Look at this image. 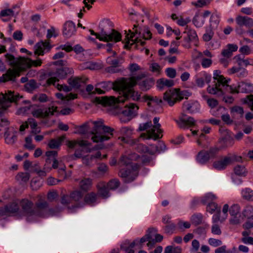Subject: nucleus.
<instances>
[{
    "label": "nucleus",
    "instance_id": "nucleus-49",
    "mask_svg": "<svg viewBox=\"0 0 253 253\" xmlns=\"http://www.w3.org/2000/svg\"><path fill=\"white\" fill-rule=\"evenodd\" d=\"M221 150L216 144L215 146L211 147L209 150L207 151L211 158H214L217 154Z\"/></svg>",
    "mask_w": 253,
    "mask_h": 253
},
{
    "label": "nucleus",
    "instance_id": "nucleus-56",
    "mask_svg": "<svg viewBox=\"0 0 253 253\" xmlns=\"http://www.w3.org/2000/svg\"><path fill=\"white\" fill-rule=\"evenodd\" d=\"M43 46V41H41L36 43L35 45V53L39 55H43L44 54Z\"/></svg>",
    "mask_w": 253,
    "mask_h": 253
},
{
    "label": "nucleus",
    "instance_id": "nucleus-57",
    "mask_svg": "<svg viewBox=\"0 0 253 253\" xmlns=\"http://www.w3.org/2000/svg\"><path fill=\"white\" fill-rule=\"evenodd\" d=\"M72 203L71 195L66 194H62L61 196V203L63 205L68 206L69 204Z\"/></svg>",
    "mask_w": 253,
    "mask_h": 253
},
{
    "label": "nucleus",
    "instance_id": "nucleus-27",
    "mask_svg": "<svg viewBox=\"0 0 253 253\" xmlns=\"http://www.w3.org/2000/svg\"><path fill=\"white\" fill-rule=\"evenodd\" d=\"M157 230L154 228H149L147 231L146 234L142 237L140 240L138 239V244H137V246L139 249H141L143 247V243L148 241V240L152 239L151 234L156 232Z\"/></svg>",
    "mask_w": 253,
    "mask_h": 253
},
{
    "label": "nucleus",
    "instance_id": "nucleus-24",
    "mask_svg": "<svg viewBox=\"0 0 253 253\" xmlns=\"http://www.w3.org/2000/svg\"><path fill=\"white\" fill-rule=\"evenodd\" d=\"M187 31L184 33H187V37L184 38V41L187 43L193 42L196 44V43L198 41V38L196 31L192 29H188L187 28Z\"/></svg>",
    "mask_w": 253,
    "mask_h": 253
},
{
    "label": "nucleus",
    "instance_id": "nucleus-60",
    "mask_svg": "<svg viewBox=\"0 0 253 253\" xmlns=\"http://www.w3.org/2000/svg\"><path fill=\"white\" fill-rule=\"evenodd\" d=\"M119 139H121V141H122L124 143L128 144L130 146H136L138 142V139H132L128 138H126L124 137H119Z\"/></svg>",
    "mask_w": 253,
    "mask_h": 253
},
{
    "label": "nucleus",
    "instance_id": "nucleus-35",
    "mask_svg": "<svg viewBox=\"0 0 253 253\" xmlns=\"http://www.w3.org/2000/svg\"><path fill=\"white\" fill-rule=\"evenodd\" d=\"M229 213L232 218L230 220V223L231 224H237V218L236 215L237 214V205L233 204L230 208Z\"/></svg>",
    "mask_w": 253,
    "mask_h": 253
},
{
    "label": "nucleus",
    "instance_id": "nucleus-23",
    "mask_svg": "<svg viewBox=\"0 0 253 253\" xmlns=\"http://www.w3.org/2000/svg\"><path fill=\"white\" fill-rule=\"evenodd\" d=\"M252 92H253V84L247 81L238 83V93H251Z\"/></svg>",
    "mask_w": 253,
    "mask_h": 253
},
{
    "label": "nucleus",
    "instance_id": "nucleus-31",
    "mask_svg": "<svg viewBox=\"0 0 253 253\" xmlns=\"http://www.w3.org/2000/svg\"><path fill=\"white\" fill-rule=\"evenodd\" d=\"M196 159L199 163L205 164L210 160L211 158L207 151L201 150L198 153Z\"/></svg>",
    "mask_w": 253,
    "mask_h": 253
},
{
    "label": "nucleus",
    "instance_id": "nucleus-29",
    "mask_svg": "<svg viewBox=\"0 0 253 253\" xmlns=\"http://www.w3.org/2000/svg\"><path fill=\"white\" fill-rule=\"evenodd\" d=\"M81 70H98L101 68V65L96 63L92 61H88L82 63L79 66Z\"/></svg>",
    "mask_w": 253,
    "mask_h": 253
},
{
    "label": "nucleus",
    "instance_id": "nucleus-40",
    "mask_svg": "<svg viewBox=\"0 0 253 253\" xmlns=\"http://www.w3.org/2000/svg\"><path fill=\"white\" fill-rule=\"evenodd\" d=\"M203 215L200 213L194 214L191 217V221L192 224L197 226L202 223Z\"/></svg>",
    "mask_w": 253,
    "mask_h": 253
},
{
    "label": "nucleus",
    "instance_id": "nucleus-16",
    "mask_svg": "<svg viewBox=\"0 0 253 253\" xmlns=\"http://www.w3.org/2000/svg\"><path fill=\"white\" fill-rule=\"evenodd\" d=\"M69 72V69L67 67H62L57 69L55 73L56 76L48 79L46 81V84L48 85L51 84L55 85L56 82L59 81V79H62L66 78Z\"/></svg>",
    "mask_w": 253,
    "mask_h": 253
},
{
    "label": "nucleus",
    "instance_id": "nucleus-34",
    "mask_svg": "<svg viewBox=\"0 0 253 253\" xmlns=\"http://www.w3.org/2000/svg\"><path fill=\"white\" fill-rule=\"evenodd\" d=\"M158 87L162 89L165 86L168 87H171L174 85V82L172 80L162 78L157 81Z\"/></svg>",
    "mask_w": 253,
    "mask_h": 253
},
{
    "label": "nucleus",
    "instance_id": "nucleus-54",
    "mask_svg": "<svg viewBox=\"0 0 253 253\" xmlns=\"http://www.w3.org/2000/svg\"><path fill=\"white\" fill-rule=\"evenodd\" d=\"M120 182L118 179L110 180L107 184V187L110 190H115L119 187Z\"/></svg>",
    "mask_w": 253,
    "mask_h": 253
},
{
    "label": "nucleus",
    "instance_id": "nucleus-52",
    "mask_svg": "<svg viewBox=\"0 0 253 253\" xmlns=\"http://www.w3.org/2000/svg\"><path fill=\"white\" fill-rule=\"evenodd\" d=\"M19 10L15 12L13 10V9H6L1 11L0 13V17L14 16L15 14L17 15L19 14Z\"/></svg>",
    "mask_w": 253,
    "mask_h": 253
},
{
    "label": "nucleus",
    "instance_id": "nucleus-19",
    "mask_svg": "<svg viewBox=\"0 0 253 253\" xmlns=\"http://www.w3.org/2000/svg\"><path fill=\"white\" fill-rule=\"evenodd\" d=\"M97 195L94 192H90L86 194L84 197V202L78 203L73 206V208L83 207L85 204L89 205H93L96 201Z\"/></svg>",
    "mask_w": 253,
    "mask_h": 253
},
{
    "label": "nucleus",
    "instance_id": "nucleus-32",
    "mask_svg": "<svg viewBox=\"0 0 253 253\" xmlns=\"http://www.w3.org/2000/svg\"><path fill=\"white\" fill-rule=\"evenodd\" d=\"M238 25L251 28L253 27V19L247 16H238Z\"/></svg>",
    "mask_w": 253,
    "mask_h": 253
},
{
    "label": "nucleus",
    "instance_id": "nucleus-4",
    "mask_svg": "<svg viewBox=\"0 0 253 253\" xmlns=\"http://www.w3.org/2000/svg\"><path fill=\"white\" fill-rule=\"evenodd\" d=\"M200 105L197 101H186L183 103L182 107V113L179 117L177 124L180 127L185 128L186 126H192L195 125V120L192 117L188 116L185 113L191 114L199 111Z\"/></svg>",
    "mask_w": 253,
    "mask_h": 253
},
{
    "label": "nucleus",
    "instance_id": "nucleus-44",
    "mask_svg": "<svg viewBox=\"0 0 253 253\" xmlns=\"http://www.w3.org/2000/svg\"><path fill=\"white\" fill-rule=\"evenodd\" d=\"M6 208L8 214L14 213L19 211V206L17 203L13 202L7 205Z\"/></svg>",
    "mask_w": 253,
    "mask_h": 253
},
{
    "label": "nucleus",
    "instance_id": "nucleus-5",
    "mask_svg": "<svg viewBox=\"0 0 253 253\" xmlns=\"http://www.w3.org/2000/svg\"><path fill=\"white\" fill-rule=\"evenodd\" d=\"M111 25L112 23L108 19H104L100 23L99 27L101 29V33L102 35V41L117 42L121 41L122 35L120 32L113 29H111L110 32L108 31V27Z\"/></svg>",
    "mask_w": 253,
    "mask_h": 253
},
{
    "label": "nucleus",
    "instance_id": "nucleus-48",
    "mask_svg": "<svg viewBox=\"0 0 253 253\" xmlns=\"http://www.w3.org/2000/svg\"><path fill=\"white\" fill-rule=\"evenodd\" d=\"M133 129L131 127H123L120 129V132L122 137L128 138L130 137L133 132Z\"/></svg>",
    "mask_w": 253,
    "mask_h": 253
},
{
    "label": "nucleus",
    "instance_id": "nucleus-9",
    "mask_svg": "<svg viewBox=\"0 0 253 253\" xmlns=\"http://www.w3.org/2000/svg\"><path fill=\"white\" fill-rule=\"evenodd\" d=\"M185 93V91H180L179 88L169 89L164 93L163 99L170 106H172L184 98Z\"/></svg>",
    "mask_w": 253,
    "mask_h": 253
},
{
    "label": "nucleus",
    "instance_id": "nucleus-26",
    "mask_svg": "<svg viewBox=\"0 0 253 253\" xmlns=\"http://www.w3.org/2000/svg\"><path fill=\"white\" fill-rule=\"evenodd\" d=\"M237 50V45L228 44L226 46V48L222 50L221 54L223 57L229 58L232 56L233 52H235Z\"/></svg>",
    "mask_w": 253,
    "mask_h": 253
},
{
    "label": "nucleus",
    "instance_id": "nucleus-6",
    "mask_svg": "<svg viewBox=\"0 0 253 253\" xmlns=\"http://www.w3.org/2000/svg\"><path fill=\"white\" fill-rule=\"evenodd\" d=\"M123 102H116L112 105H103L104 106H109L112 108L111 111V113L117 115L122 114L124 116L133 118L136 116L137 111L139 109L138 106L134 103H130L126 104L124 108L121 106Z\"/></svg>",
    "mask_w": 253,
    "mask_h": 253
},
{
    "label": "nucleus",
    "instance_id": "nucleus-15",
    "mask_svg": "<svg viewBox=\"0 0 253 253\" xmlns=\"http://www.w3.org/2000/svg\"><path fill=\"white\" fill-rule=\"evenodd\" d=\"M19 206L24 215L27 216V220H30L31 217L35 216V207L34 203L27 199H23L19 203Z\"/></svg>",
    "mask_w": 253,
    "mask_h": 253
},
{
    "label": "nucleus",
    "instance_id": "nucleus-10",
    "mask_svg": "<svg viewBox=\"0 0 253 253\" xmlns=\"http://www.w3.org/2000/svg\"><path fill=\"white\" fill-rule=\"evenodd\" d=\"M92 123L94 126L92 130L90 131V134L93 135L91 137L93 142L95 143L102 142L110 138L108 136L101 134L102 127L103 126V121H94Z\"/></svg>",
    "mask_w": 253,
    "mask_h": 253
},
{
    "label": "nucleus",
    "instance_id": "nucleus-8",
    "mask_svg": "<svg viewBox=\"0 0 253 253\" xmlns=\"http://www.w3.org/2000/svg\"><path fill=\"white\" fill-rule=\"evenodd\" d=\"M22 96H20L18 93L15 94L14 92L8 91L7 93L0 94V118L2 116L4 111L10 106L11 102L17 103V101Z\"/></svg>",
    "mask_w": 253,
    "mask_h": 253
},
{
    "label": "nucleus",
    "instance_id": "nucleus-22",
    "mask_svg": "<svg viewBox=\"0 0 253 253\" xmlns=\"http://www.w3.org/2000/svg\"><path fill=\"white\" fill-rule=\"evenodd\" d=\"M137 81V84L139 85V88L144 91L150 89L155 83V81L153 78H147L141 81Z\"/></svg>",
    "mask_w": 253,
    "mask_h": 253
},
{
    "label": "nucleus",
    "instance_id": "nucleus-33",
    "mask_svg": "<svg viewBox=\"0 0 253 253\" xmlns=\"http://www.w3.org/2000/svg\"><path fill=\"white\" fill-rule=\"evenodd\" d=\"M41 85V84L38 83L35 80L31 79L26 83L24 86L27 91L32 92L34 90L38 88Z\"/></svg>",
    "mask_w": 253,
    "mask_h": 253
},
{
    "label": "nucleus",
    "instance_id": "nucleus-1",
    "mask_svg": "<svg viewBox=\"0 0 253 253\" xmlns=\"http://www.w3.org/2000/svg\"><path fill=\"white\" fill-rule=\"evenodd\" d=\"M145 77V74H141L137 76L130 78H122L115 82H109L114 90L120 92L122 96L117 98L111 96L110 97H96L94 99V102L102 105H112L116 102H125L126 100H131L138 101L140 99V93L135 91L133 87L137 84V81L141 80Z\"/></svg>",
    "mask_w": 253,
    "mask_h": 253
},
{
    "label": "nucleus",
    "instance_id": "nucleus-38",
    "mask_svg": "<svg viewBox=\"0 0 253 253\" xmlns=\"http://www.w3.org/2000/svg\"><path fill=\"white\" fill-rule=\"evenodd\" d=\"M241 195L243 199L253 201V190L249 188H246L241 191Z\"/></svg>",
    "mask_w": 253,
    "mask_h": 253
},
{
    "label": "nucleus",
    "instance_id": "nucleus-13",
    "mask_svg": "<svg viewBox=\"0 0 253 253\" xmlns=\"http://www.w3.org/2000/svg\"><path fill=\"white\" fill-rule=\"evenodd\" d=\"M119 175L120 177L125 178V182L126 183L133 181L138 175L136 165L121 169Z\"/></svg>",
    "mask_w": 253,
    "mask_h": 253
},
{
    "label": "nucleus",
    "instance_id": "nucleus-11",
    "mask_svg": "<svg viewBox=\"0 0 253 253\" xmlns=\"http://www.w3.org/2000/svg\"><path fill=\"white\" fill-rule=\"evenodd\" d=\"M237 161L236 154L229 153L222 159L214 161L212 164V167L216 170H222L226 169L228 165H232Z\"/></svg>",
    "mask_w": 253,
    "mask_h": 253
},
{
    "label": "nucleus",
    "instance_id": "nucleus-58",
    "mask_svg": "<svg viewBox=\"0 0 253 253\" xmlns=\"http://www.w3.org/2000/svg\"><path fill=\"white\" fill-rule=\"evenodd\" d=\"M30 175L28 172L19 173L16 176L18 180H21L24 182H27L30 178Z\"/></svg>",
    "mask_w": 253,
    "mask_h": 253
},
{
    "label": "nucleus",
    "instance_id": "nucleus-46",
    "mask_svg": "<svg viewBox=\"0 0 253 253\" xmlns=\"http://www.w3.org/2000/svg\"><path fill=\"white\" fill-rule=\"evenodd\" d=\"M192 21L194 25L198 28L202 27L205 23L204 18L200 16L199 14H196L195 15Z\"/></svg>",
    "mask_w": 253,
    "mask_h": 253
},
{
    "label": "nucleus",
    "instance_id": "nucleus-17",
    "mask_svg": "<svg viewBox=\"0 0 253 253\" xmlns=\"http://www.w3.org/2000/svg\"><path fill=\"white\" fill-rule=\"evenodd\" d=\"M234 143V141L231 133L227 132L224 136L218 140L217 145L222 150L232 146Z\"/></svg>",
    "mask_w": 253,
    "mask_h": 253
},
{
    "label": "nucleus",
    "instance_id": "nucleus-14",
    "mask_svg": "<svg viewBox=\"0 0 253 253\" xmlns=\"http://www.w3.org/2000/svg\"><path fill=\"white\" fill-rule=\"evenodd\" d=\"M57 107L52 106L47 108H36V106L31 110V114L33 117L36 118H47L50 116L54 115V113L57 112Z\"/></svg>",
    "mask_w": 253,
    "mask_h": 253
},
{
    "label": "nucleus",
    "instance_id": "nucleus-53",
    "mask_svg": "<svg viewBox=\"0 0 253 253\" xmlns=\"http://www.w3.org/2000/svg\"><path fill=\"white\" fill-rule=\"evenodd\" d=\"M119 165L121 166H126V167L133 166L131 164V160L126 156H122L118 162Z\"/></svg>",
    "mask_w": 253,
    "mask_h": 253
},
{
    "label": "nucleus",
    "instance_id": "nucleus-37",
    "mask_svg": "<svg viewBox=\"0 0 253 253\" xmlns=\"http://www.w3.org/2000/svg\"><path fill=\"white\" fill-rule=\"evenodd\" d=\"M75 128L77 129V130L75 132V133L82 135L86 134L89 131V123L85 122L81 126H76Z\"/></svg>",
    "mask_w": 253,
    "mask_h": 253
},
{
    "label": "nucleus",
    "instance_id": "nucleus-18",
    "mask_svg": "<svg viewBox=\"0 0 253 253\" xmlns=\"http://www.w3.org/2000/svg\"><path fill=\"white\" fill-rule=\"evenodd\" d=\"M48 207V203L45 200L39 199L35 204V216L44 217L45 211Z\"/></svg>",
    "mask_w": 253,
    "mask_h": 253
},
{
    "label": "nucleus",
    "instance_id": "nucleus-2",
    "mask_svg": "<svg viewBox=\"0 0 253 253\" xmlns=\"http://www.w3.org/2000/svg\"><path fill=\"white\" fill-rule=\"evenodd\" d=\"M5 57L6 61H9V65L12 68H9L6 73L0 77V84L8 81L15 82L16 77L20 76L21 73L24 71L22 66L30 68L32 66H40L42 63V60L40 59L32 60L30 58L21 56L16 58L13 55L9 53L6 54Z\"/></svg>",
    "mask_w": 253,
    "mask_h": 253
},
{
    "label": "nucleus",
    "instance_id": "nucleus-30",
    "mask_svg": "<svg viewBox=\"0 0 253 253\" xmlns=\"http://www.w3.org/2000/svg\"><path fill=\"white\" fill-rule=\"evenodd\" d=\"M156 131H157V128L154 127V126H153L152 128H151L150 130L147 131V133H142L141 135V137H143L144 136H147V139H153L155 140L159 139L162 137V135L160 136V133H156Z\"/></svg>",
    "mask_w": 253,
    "mask_h": 253
},
{
    "label": "nucleus",
    "instance_id": "nucleus-45",
    "mask_svg": "<svg viewBox=\"0 0 253 253\" xmlns=\"http://www.w3.org/2000/svg\"><path fill=\"white\" fill-rule=\"evenodd\" d=\"M142 99L144 101H146L148 100L151 101L159 105H162L163 103V100L161 98H159L156 96L153 97L147 94L144 95L142 97Z\"/></svg>",
    "mask_w": 253,
    "mask_h": 253
},
{
    "label": "nucleus",
    "instance_id": "nucleus-43",
    "mask_svg": "<svg viewBox=\"0 0 253 253\" xmlns=\"http://www.w3.org/2000/svg\"><path fill=\"white\" fill-rule=\"evenodd\" d=\"M72 202H77L76 204L80 203L79 202L83 199V194L80 191H74L70 193Z\"/></svg>",
    "mask_w": 253,
    "mask_h": 253
},
{
    "label": "nucleus",
    "instance_id": "nucleus-25",
    "mask_svg": "<svg viewBox=\"0 0 253 253\" xmlns=\"http://www.w3.org/2000/svg\"><path fill=\"white\" fill-rule=\"evenodd\" d=\"M87 79L84 80L79 77L71 78L68 80V83L71 85V87L79 89L82 84L85 83Z\"/></svg>",
    "mask_w": 253,
    "mask_h": 253
},
{
    "label": "nucleus",
    "instance_id": "nucleus-20",
    "mask_svg": "<svg viewBox=\"0 0 253 253\" xmlns=\"http://www.w3.org/2000/svg\"><path fill=\"white\" fill-rule=\"evenodd\" d=\"M135 149L136 151L140 153H147L151 155H154L158 151V147L154 145H150L149 147L145 146L141 143L137 144Z\"/></svg>",
    "mask_w": 253,
    "mask_h": 253
},
{
    "label": "nucleus",
    "instance_id": "nucleus-42",
    "mask_svg": "<svg viewBox=\"0 0 253 253\" xmlns=\"http://www.w3.org/2000/svg\"><path fill=\"white\" fill-rule=\"evenodd\" d=\"M216 198V196L213 193H208L201 198V202L203 205H206L207 203H211V201H212L215 200Z\"/></svg>",
    "mask_w": 253,
    "mask_h": 253
},
{
    "label": "nucleus",
    "instance_id": "nucleus-47",
    "mask_svg": "<svg viewBox=\"0 0 253 253\" xmlns=\"http://www.w3.org/2000/svg\"><path fill=\"white\" fill-rule=\"evenodd\" d=\"M91 185V180L89 178H86L82 180L80 183V186L82 190L87 191L89 190Z\"/></svg>",
    "mask_w": 253,
    "mask_h": 253
},
{
    "label": "nucleus",
    "instance_id": "nucleus-39",
    "mask_svg": "<svg viewBox=\"0 0 253 253\" xmlns=\"http://www.w3.org/2000/svg\"><path fill=\"white\" fill-rule=\"evenodd\" d=\"M17 132L14 131L11 136H10L8 131L5 132L4 136L5 137V142L8 144H13L17 140Z\"/></svg>",
    "mask_w": 253,
    "mask_h": 253
},
{
    "label": "nucleus",
    "instance_id": "nucleus-21",
    "mask_svg": "<svg viewBox=\"0 0 253 253\" xmlns=\"http://www.w3.org/2000/svg\"><path fill=\"white\" fill-rule=\"evenodd\" d=\"M76 26L71 21H66L63 26V34L66 38H70L76 32Z\"/></svg>",
    "mask_w": 253,
    "mask_h": 253
},
{
    "label": "nucleus",
    "instance_id": "nucleus-28",
    "mask_svg": "<svg viewBox=\"0 0 253 253\" xmlns=\"http://www.w3.org/2000/svg\"><path fill=\"white\" fill-rule=\"evenodd\" d=\"M65 135L58 137L56 139H51L49 140L48 146L50 149H58L61 146L62 142L65 139Z\"/></svg>",
    "mask_w": 253,
    "mask_h": 253
},
{
    "label": "nucleus",
    "instance_id": "nucleus-41",
    "mask_svg": "<svg viewBox=\"0 0 253 253\" xmlns=\"http://www.w3.org/2000/svg\"><path fill=\"white\" fill-rule=\"evenodd\" d=\"M243 216L247 218H251L253 217V206L247 205L242 211Z\"/></svg>",
    "mask_w": 253,
    "mask_h": 253
},
{
    "label": "nucleus",
    "instance_id": "nucleus-61",
    "mask_svg": "<svg viewBox=\"0 0 253 253\" xmlns=\"http://www.w3.org/2000/svg\"><path fill=\"white\" fill-rule=\"evenodd\" d=\"M214 33L212 29L210 27L206 30V33L203 36V40L205 42L210 41L212 38Z\"/></svg>",
    "mask_w": 253,
    "mask_h": 253
},
{
    "label": "nucleus",
    "instance_id": "nucleus-63",
    "mask_svg": "<svg viewBox=\"0 0 253 253\" xmlns=\"http://www.w3.org/2000/svg\"><path fill=\"white\" fill-rule=\"evenodd\" d=\"M176 228V225L172 222L169 224H168L164 227L165 232L167 234H172L173 233V231L175 230Z\"/></svg>",
    "mask_w": 253,
    "mask_h": 253
},
{
    "label": "nucleus",
    "instance_id": "nucleus-59",
    "mask_svg": "<svg viewBox=\"0 0 253 253\" xmlns=\"http://www.w3.org/2000/svg\"><path fill=\"white\" fill-rule=\"evenodd\" d=\"M218 209H220V208L218 207L217 204L214 202L209 203L207 206V211L211 213L215 211H217Z\"/></svg>",
    "mask_w": 253,
    "mask_h": 253
},
{
    "label": "nucleus",
    "instance_id": "nucleus-3",
    "mask_svg": "<svg viewBox=\"0 0 253 253\" xmlns=\"http://www.w3.org/2000/svg\"><path fill=\"white\" fill-rule=\"evenodd\" d=\"M221 71L218 70H215L213 72V84L209 85L207 87V91L209 93L215 95L217 96H221L224 94L222 87H225L227 91L232 93H237V87L233 88L231 85L228 84L230 79L226 80L223 76L221 75Z\"/></svg>",
    "mask_w": 253,
    "mask_h": 253
},
{
    "label": "nucleus",
    "instance_id": "nucleus-62",
    "mask_svg": "<svg viewBox=\"0 0 253 253\" xmlns=\"http://www.w3.org/2000/svg\"><path fill=\"white\" fill-rule=\"evenodd\" d=\"M253 60L250 61L248 59H242L238 57V66L245 68L249 65H253Z\"/></svg>",
    "mask_w": 253,
    "mask_h": 253
},
{
    "label": "nucleus",
    "instance_id": "nucleus-36",
    "mask_svg": "<svg viewBox=\"0 0 253 253\" xmlns=\"http://www.w3.org/2000/svg\"><path fill=\"white\" fill-rule=\"evenodd\" d=\"M123 60L122 57L113 59L112 57H109L107 59V63L110 66L121 68Z\"/></svg>",
    "mask_w": 253,
    "mask_h": 253
},
{
    "label": "nucleus",
    "instance_id": "nucleus-64",
    "mask_svg": "<svg viewBox=\"0 0 253 253\" xmlns=\"http://www.w3.org/2000/svg\"><path fill=\"white\" fill-rule=\"evenodd\" d=\"M124 68H123V69L119 68L118 67H115L112 66H110L108 67H106L105 69V71L107 73H111V74L119 73V72H122L123 71H124Z\"/></svg>",
    "mask_w": 253,
    "mask_h": 253
},
{
    "label": "nucleus",
    "instance_id": "nucleus-12",
    "mask_svg": "<svg viewBox=\"0 0 253 253\" xmlns=\"http://www.w3.org/2000/svg\"><path fill=\"white\" fill-rule=\"evenodd\" d=\"M138 26V25H133V29H135L134 31L132 33V35H131L129 38L128 35H127L126 36V38L127 39V41L126 42V43L124 45V48L126 49H129L130 47L132 45H134V48L135 49H139L138 48V43L140 44L141 46H144L145 44V42L142 41L141 39L138 38H135L134 40H133V38L136 34L140 35V31H138V29H136Z\"/></svg>",
    "mask_w": 253,
    "mask_h": 253
},
{
    "label": "nucleus",
    "instance_id": "nucleus-51",
    "mask_svg": "<svg viewBox=\"0 0 253 253\" xmlns=\"http://www.w3.org/2000/svg\"><path fill=\"white\" fill-rule=\"evenodd\" d=\"M240 101L243 104H247L253 110V95H247L246 97L241 98Z\"/></svg>",
    "mask_w": 253,
    "mask_h": 253
},
{
    "label": "nucleus",
    "instance_id": "nucleus-55",
    "mask_svg": "<svg viewBox=\"0 0 253 253\" xmlns=\"http://www.w3.org/2000/svg\"><path fill=\"white\" fill-rule=\"evenodd\" d=\"M107 186L103 185L102 187H98V193L103 198H107L109 197V191Z\"/></svg>",
    "mask_w": 253,
    "mask_h": 253
},
{
    "label": "nucleus",
    "instance_id": "nucleus-7",
    "mask_svg": "<svg viewBox=\"0 0 253 253\" xmlns=\"http://www.w3.org/2000/svg\"><path fill=\"white\" fill-rule=\"evenodd\" d=\"M58 153L56 151H48L45 153L47 158L46 163H50L52 162V168L54 169H58V173L61 177L64 178L66 177V167L62 161H58L56 158Z\"/></svg>",
    "mask_w": 253,
    "mask_h": 253
},
{
    "label": "nucleus",
    "instance_id": "nucleus-50",
    "mask_svg": "<svg viewBox=\"0 0 253 253\" xmlns=\"http://www.w3.org/2000/svg\"><path fill=\"white\" fill-rule=\"evenodd\" d=\"M32 99L33 101H38L41 103L46 102L48 100L47 96L44 93L35 94Z\"/></svg>",
    "mask_w": 253,
    "mask_h": 253
}]
</instances>
